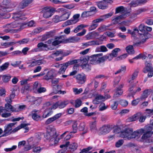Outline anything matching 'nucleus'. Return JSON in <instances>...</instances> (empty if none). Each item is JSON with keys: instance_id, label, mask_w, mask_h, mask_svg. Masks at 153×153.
Masks as SVG:
<instances>
[{"instance_id": "nucleus-1", "label": "nucleus", "mask_w": 153, "mask_h": 153, "mask_svg": "<svg viewBox=\"0 0 153 153\" xmlns=\"http://www.w3.org/2000/svg\"><path fill=\"white\" fill-rule=\"evenodd\" d=\"M131 128H127L122 131L120 134V137L126 140H130L136 137H140L144 132L145 130L143 128L137 130L133 132Z\"/></svg>"}, {"instance_id": "nucleus-2", "label": "nucleus", "mask_w": 153, "mask_h": 153, "mask_svg": "<svg viewBox=\"0 0 153 153\" xmlns=\"http://www.w3.org/2000/svg\"><path fill=\"white\" fill-rule=\"evenodd\" d=\"M7 111L16 112V105L13 107L10 104L7 103L5 105V108L0 107V114L2 117L7 118L11 116V114L9 112H7Z\"/></svg>"}, {"instance_id": "nucleus-3", "label": "nucleus", "mask_w": 153, "mask_h": 153, "mask_svg": "<svg viewBox=\"0 0 153 153\" xmlns=\"http://www.w3.org/2000/svg\"><path fill=\"white\" fill-rule=\"evenodd\" d=\"M47 139L51 138L49 140L50 145L55 146L58 143L59 139L56 135V129L52 128L51 129V131L47 133L46 134Z\"/></svg>"}, {"instance_id": "nucleus-4", "label": "nucleus", "mask_w": 153, "mask_h": 153, "mask_svg": "<svg viewBox=\"0 0 153 153\" xmlns=\"http://www.w3.org/2000/svg\"><path fill=\"white\" fill-rule=\"evenodd\" d=\"M46 63V61L42 59H40L39 57L34 58H33L29 62H27V63L28 64V68H31L36 65L45 64Z\"/></svg>"}, {"instance_id": "nucleus-5", "label": "nucleus", "mask_w": 153, "mask_h": 153, "mask_svg": "<svg viewBox=\"0 0 153 153\" xmlns=\"http://www.w3.org/2000/svg\"><path fill=\"white\" fill-rule=\"evenodd\" d=\"M102 55V53H100L90 56L89 58L90 63L93 65L100 63L102 62L101 57H100Z\"/></svg>"}, {"instance_id": "nucleus-6", "label": "nucleus", "mask_w": 153, "mask_h": 153, "mask_svg": "<svg viewBox=\"0 0 153 153\" xmlns=\"http://www.w3.org/2000/svg\"><path fill=\"white\" fill-rule=\"evenodd\" d=\"M38 48H35L32 50L33 52H37L39 51V49L42 51H47L49 50H52V49L48 47L46 44H44L42 42L39 43L37 45Z\"/></svg>"}, {"instance_id": "nucleus-7", "label": "nucleus", "mask_w": 153, "mask_h": 153, "mask_svg": "<svg viewBox=\"0 0 153 153\" xmlns=\"http://www.w3.org/2000/svg\"><path fill=\"white\" fill-rule=\"evenodd\" d=\"M110 96L109 95H105V97L101 95H98L97 96L95 99L93 100V102L95 104H99L101 101H104L106 99L110 98Z\"/></svg>"}, {"instance_id": "nucleus-8", "label": "nucleus", "mask_w": 153, "mask_h": 153, "mask_svg": "<svg viewBox=\"0 0 153 153\" xmlns=\"http://www.w3.org/2000/svg\"><path fill=\"white\" fill-rule=\"evenodd\" d=\"M15 123H10L4 127V134L2 135L3 136H5L10 134L12 132V127Z\"/></svg>"}, {"instance_id": "nucleus-9", "label": "nucleus", "mask_w": 153, "mask_h": 153, "mask_svg": "<svg viewBox=\"0 0 153 153\" xmlns=\"http://www.w3.org/2000/svg\"><path fill=\"white\" fill-rule=\"evenodd\" d=\"M75 77L77 82L80 84H83L86 80V76L83 73L78 74Z\"/></svg>"}, {"instance_id": "nucleus-10", "label": "nucleus", "mask_w": 153, "mask_h": 153, "mask_svg": "<svg viewBox=\"0 0 153 153\" xmlns=\"http://www.w3.org/2000/svg\"><path fill=\"white\" fill-rule=\"evenodd\" d=\"M146 130L145 132L142 135L141 139L143 140H145L146 139L149 137H150L153 134V132L152 131L150 128L148 127V125L146 127Z\"/></svg>"}, {"instance_id": "nucleus-11", "label": "nucleus", "mask_w": 153, "mask_h": 153, "mask_svg": "<svg viewBox=\"0 0 153 153\" xmlns=\"http://www.w3.org/2000/svg\"><path fill=\"white\" fill-rule=\"evenodd\" d=\"M101 22L102 21L100 18L92 21L91 25L89 28V30H92L96 29L98 26V23Z\"/></svg>"}, {"instance_id": "nucleus-12", "label": "nucleus", "mask_w": 153, "mask_h": 153, "mask_svg": "<svg viewBox=\"0 0 153 153\" xmlns=\"http://www.w3.org/2000/svg\"><path fill=\"white\" fill-rule=\"evenodd\" d=\"M126 17L127 15L126 14H122L118 16L113 17L112 21L114 24H117L120 22L121 20L126 18Z\"/></svg>"}, {"instance_id": "nucleus-13", "label": "nucleus", "mask_w": 153, "mask_h": 153, "mask_svg": "<svg viewBox=\"0 0 153 153\" xmlns=\"http://www.w3.org/2000/svg\"><path fill=\"white\" fill-rule=\"evenodd\" d=\"M111 130V128L109 125H104L99 129L100 133L102 134H105L109 132Z\"/></svg>"}, {"instance_id": "nucleus-14", "label": "nucleus", "mask_w": 153, "mask_h": 153, "mask_svg": "<svg viewBox=\"0 0 153 153\" xmlns=\"http://www.w3.org/2000/svg\"><path fill=\"white\" fill-rule=\"evenodd\" d=\"M81 66L83 68L89 70L91 69V66L88 64V61L85 58L80 59Z\"/></svg>"}, {"instance_id": "nucleus-15", "label": "nucleus", "mask_w": 153, "mask_h": 153, "mask_svg": "<svg viewBox=\"0 0 153 153\" xmlns=\"http://www.w3.org/2000/svg\"><path fill=\"white\" fill-rule=\"evenodd\" d=\"M55 40L53 42L52 45L54 46H56L61 43L63 42L64 36H63L56 37L55 38Z\"/></svg>"}, {"instance_id": "nucleus-16", "label": "nucleus", "mask_w": 153, "mask_h": 153, "mask_svg": "<svg viewBox=\"0 0 153 153\" xmlns=\"http://www.w3.org/2000/svg\"><path fill=\"white\" fill-rule=\"evenodd\" d=\"M53 10L52 9L47 8L43 11V17L45 18H48L51 17L53 15Z\"/></svg>"}, {"instance_id": "nucleus-17", "label": "nucleus", "mask_w": 153, "mask_h": 153, "mask_svg": "<svg viewBox=\"0 0 153 153\" xmlns=\"http://www.w3.org/2000/svg\"><path fill=\"white\" fill-rule=\"evenodd\" d=\"M30 100L31 102H33L34 104L36 106L39 105L41 103L42 100L41 97L35 98L33 97H30Z\"/></svg>"}, {"instance_id": "nucleus-18", "label": "nucleus", "mask_w": 153, "mask_h": 153, "mask_svg": "<svg viewBox=\"0 0 153 153\" xmlns=\"http://www.w3.org/2000/svg\"><path fill=\"white\" fill-rule=\"evenodd\" d=\"M138 71H135L131 75H130L128 76L129 79L127 80V82L129 83H133L132 81L134 80L137 77Z\"/></svg>"}, {"instance_id": "nucleus-19", "label": "nucleus", "mask_w": 153, "mask_h": 153, "mask_svg": "<svg viewBox=\"0 0 153 153\" xmlns=\"http://www.w3.org/2000/svg\"><path fill=\"white\" fill-rule=\"evenodd\" d=\"M21 25V24L18 21L16 20L10 24L7 25V26L8 28H12L19 27Z\"/></svg>"}, {"instance_id": "nucleus-20", "label": "nucleus", "mask_w": 153, "mask_h": 153, "mask_svg": "<svg viewBox=\"0 0 153 153\" xmlns=\"http://www.w3.org/2000/svg\"><path fill=\"white\" fill-rule=\"evenodd\" d=\"M39 111L36 109L33 110L31 112L30 115L32 117V118L34 120H38L40 117L38 114Z\"/></svg>"}, {"instance_id": "nucleus-21", "label": "nucleus", "mask_w": 153, "mask_h": 153, "mask_svg": "<svg viewBox=\"0 0 153 153\" xmlns=\"http://www.w3.org/2000/svg\"><path fill=\"white\" fill-rule=\"evenodd\" d=\"M139 44V43H137L134 44L133 45H129L127 46L126 48V52L129 54H133L134 53L133 46H138Z\"/></svg>"}, {"instance_id": "nucleus-22", "label": "nucleus", "mask_w": 153, "mask_h": 153, "mask_svg": "<svg viewBox=\"0 0 153 153\" xmlns=\"http://www.w3.org/2000/svg\"><path fill=\"white\" fill-rule=\"evenodd\" d=\"M13 18L16 21L24 19V16H22V12L21 11L16 12L14 13Z\"/></svg>"}, {"instance_id": "nucleus-23", "label": "nucleus", "mask_w": 153, "mask_h": 153, "mask_svg": "<svg viewBox=\"0 0 153 153\" xmlns=\"http://www.w3.org/2000/svg\"><path fill=\"white\" fill-rule=\"evenodd\" d=\"M32 0H23L19 4V8L23 9L32 2Z\"/></svg>"}, {"instance_id": "nucleus-24", "label": "nucleus", "mask_w": 153, "mask_h": 153, "mask_svg": "<svg viewBox=\"0 0 153 153\" xmlns=\"http://www.w3.org/2000/svg\"><path fill=\"white\" fill-rule=\"evenodd\" d=\"M145 67L144 68L143 71L145 73H146L149 71L152 70L153 68L151 63L146 62H145Z\"/></svg>"}, {"instance_id": "nucleus-25", "label": "nucleus", "mask_w": 153, "mask_h": 153, "mask_svg": "<svg viewBox=\"0 0 153 153\" xmlns=\"http://www.w3.org/2000/svg\"><path fill=\"white\" fill-rule=\"evenodd\" d=\"M95 3L99 8L100 9L102 10L105 9L108 7L106 4L105 3L103 0L101 1L96 2Z\"/></svg>"}, {"instance_id": "nucleus-26", "label": "nucleus", "mask_w": 153, "mask_h": 153, "mask_svg": "<svg viewBox=\"0 0 153 153\" xmlns=\"http://www.w3.org/2000/svg\"><path fill=\"white\" fill-rule=\"evenodd\" d=\"M11 8L7 6L2 8L0 10V15L4 16L7 13L10 11L12 10Z\"/></svg>"}, {"instance_id": "nucleus-27", "label": "nucleus", "mask_w": 153, "mask_h": 153, "mask_svg": "<svg viewBox=\"0 0 153 153\" xmlns=\"http://www.w3.org/2000/svg\"><path fill=\"white\" fill-rule=\"evenodd\" d=\"M80 40V39L79 38L72 37L64 40L63 42L65 43L74 42H77Z\"/></svg>"}, {"instance_id": "nucleus-28", "label": "nucleus", "mask_w": 153, "mask_h": 153, "mask_svg": "<svg viewBox=\"0 0 153 153\" xmlns=\"http://www.w3.org/2000/svg\"><path fill=\"white\" fill-rule=\"evenodd\" d=\"M71 53V51H67L63 53L62 51L59 50L56 51L55 52L52 54L55 55L56 56H57L60 54H62L64 56H65L68 55Z\"/></svg>"}, {"instance_id": "nucleus-29", "label": "nucleus", "mask_w": 153, "mask_h": 153, "mask_svg": "<svg viewBox=\"0 0 153 153\" xmlns=\"http://www.w3.org/2000/svg\"><path fill=\"white\" fill-rule=\"evenodd\" d=\"M140 112H138L134 114L132 116L128 118L127 120L128 122L135 121L138 119V117L140 115Z\"/></svg>"}, {"instance_id": "nucleus-30", "label": "nucleus", "mask_w": 153, "mask_h": 153, "mask_svg": "<svg viewBox=\"0 0 153 153\" xmlns=\"http://www.w3.org/2000/svg\"><path fill=\"white\" fill-rule=\"evenodd\" d=\"M90 130L93 132L97 130V122L96 121L91 122L89 124Z\"/></svg>"}, {"instance_id": "nucleus-31", "label": "nucleus", "mask_w": 153, "mask_h": 153, "mask_svg": "<svg viewBox=\"0 0 153 153\" xmlns=\"http://www.w3.org/2000/svg\"><path fill=\"white\" fill-rule=\"evenodd\" d=\"M71 13L70 12H65L62 16H60V19L62 21H65L71 15Z\"/></svg>"}, {"instance_id": "nucleus-32", "label": "nucleus", "mask_w": 153, "mask_h": 153, "mask_svg": "<svg viewBox=\"0 0 153 153\" xmlns=\"http://www.w3.org/2000/svg\"><path fill=\"white\" fill-rule=\"evenodd\" d=\"M78 123L77 121H73L72 124V131L71 132L70 134H75L76 133L78 128L77 125Z\"/></svg>"}, {"instance_id": "nucleus-33", "label": "nucleus", "mask_w": 153, "mask_h": 153, "mask_svg": "<svg viewBox=\"0 0 153 153\" xmlns=\"http://www.w3.org/2000/svg\"><path fill=\"white\" fill-rule=\"evenodd\" d=\"M77 62V60L76 59H74L69 61L63 63V64L65 65L66 68H67L68 66L74 65V64L76 63Z\"/></svg>"}, {"instance_id": "nucleus-34", "label": "nucleus", "mask_w": 153, "mask_h": 153, "mask_svg": "<svg viewBox=\"0 0 153 153\" xmlns=\"http://www.w3.org/2000/svg\"><path fill=\"white\" fill-rule=\"evenodd\" d=\"M77 22V21L76 20H70L65 22L63 24L64 26H66L71 25L75 24Z\"/></svg>"}, {"instance_id": "nucleus-35", "label": "nucleus", "mask_w": 153, "mask_h": 153, "mask_svg": "<svg viewBox=\"0 0 153 153\" xmlns=\"http://www.w3.org/2000/svg\"><path fill=\"white\" fill-rule=\"evenodd\" d=\"M58 107L60 108H64L68 103V101L67 100L64 101L62 102H58Z\"/></svg>"}, {"instance_id": "nucleus-36", "label": "nucleus", "mask_w": 153, "mask_h": 153, "mask_svg": "<svg viewBox=\"0 0 153 153\" xmlns=\"http://www.w3.org/2000/svg\"><path fill=\"white\" fill-rule=\"evenodd\" d=\"M113 13H110L106 14L104 15L101 16L100 17V18L102 22L104 21L105 19L108 18L112 16Z\"/></svg>"}, {"instance_id": "nucleus-37", "label": "nucleus", "mask_w": 153, "mask_h": 153, "mask_svg": "<svg viewBox=\"0 0 153 153\" xmlns=\"http://www.w3.org/2000/svg\"><path fill=\"white\" fill-rule=\"evenodd\" d=\"M30 87L29 85H26L22 87L20 91L21 93L24 94L27 93Z\"/></svg>"}, {"instance_id": "nucleus-38", "label": "nucleus", "mask_w": 153, "mask_h": 153, "mask_svg": "<svg viewBox=\"0 0 153 153\" xmlns=\"http://www.w3.org/2000/svg\"><path fill=\"white\" fill-rule=\"evenodd\" d=\"M113 58L111 53L106 54L101 57L102 62L107 60H110Z\"/></svg>"}, {"instance_id": "nucleus-39", "label": "nucleus", "mask_w": 153, "mask_h": 153, "mask_svg": "<svg viewBox=\"0 0 153 153\" xmlns=\"http://www.w3.org/2000/svg\"><path fill=\"white\" fill-rule=\"evenodd\" d=\"M87 25H84L81 24L78 25L74 30V32L77 33L82 30L83 28L87 27Z\"/></svg>"}, {"instance_id": "nucleus-40", "label": "nucleus", "mask_w": 153, "mask_h": 153, "mask_svg": "<svg viewBox=\"0 0 153 153\" xmlns=\"http://www.w3.org/2000/svg\"><path fill=\"white\" fill-rule=\"evenodd\" d=\"M26 108V106L25 105H16V112H19L21 110L25 109Z\"/></svg>"}, {"instance_id": "nucleus-41", "label": "nucleus", "mask_w": 153, "mask_h": 153, "mask_svg": "<svg viewBox=\"0 0 153 153\" xmlns=\"http://www.w3.org/2000/svg\"><path fill=\"white\" fill-rule=\"evenodd\" d=\"M16 44L15 42H2L1 43V45L2 46L7 48L11 46Z\"/></svg>"}, {"instance_id": "nucleus-42", "label": "nucleus", "mask_w": 153, "mask_h": 153, "mask_svg": "<svg viewBox=\"0 0 153 153\" xmlns=\"http://www.w3.org/2000/svg\"><path fill=\"white\" fill-rule=\"evenodd\" d=\"M69 145V149L70 151L73 152L75 151L77 148V144L76 143H73Z\"/></svg>"}, {"instance_id": "nucleus-43", "label": "nucleus", "mask_w": 153, "mask_h": 153, "mask_svg": "<svg viewBox=\"0 0 153 153\" xmlns=\"http://www.w3.org/2000/svg\"><path fill=\"white\" fill-rule=\"evenodd\" d=\"M120 49L118 48H116L114 49L112 51L111 55H112L113 57H116L117 55L118 52L120 51Z\"/></svg>"}, {"instance_id": "nucleus-44", "label": "nucleus", "mask_w": 153, "mask_h": 153, "mask_svg": "<svg viewBox=\"0 0 153 153\" xmlns=\"http://www.w3.org/2000/svg\"><path fill=\"white\" fill-rule=\"evenodd\" d=\"M123 90H118L117 88L116 91L114 94V97L116 98L120 97L123 94Z\"/></svg>"}, {"instance_id": "nucleus-45", "label": "nucleus", "mask_w": 153, "mask_h": 153, "mask_svg": "<svg viewBox=\"0 0 153 153\" xmlns=\"http://www.w3.org/2000/svg\"><path fill=\"white\" fill-rule=\"evenodd\" d=\"M10 0H3V4L6 6L12 8V5L10 3Z\"/></svg>"}, {"instance_id": "nucleus-46", "label": "nucleus", "mask_w": 153, "mask_h": 153, "mask_svg": "<svg viewBox=\"0 0 153 153\" xmlns=\"http://www.w3.org/2000/svg\"><path fill=\"white\" fill-rule=\"evenodd\" d=\"M33 152L32 153H39L42 150V149L39 146L35 147L33 146Z\"/></svg>"}, {"instance_id": "nucleus-47", "label": "nucleus", "mask_w": 153, "mask_h": 153, "mask_svg": "<svg viewBox=\"0 0 153 153\" xmlns=\"http://www.w3.org/2000/svg\"><path fill=\"white\" fill-rule=\"evenodd\" d=\"M9 65L8 62H6L0 66V72H2L7 69Z\"/></svg>"}, {"instance_id": "nucleus-48", "label": "nucleus", "mask_w": 153, "mask_h": 153, "mask_svg": "<svg viewBox=\"0 0 153 153\" xmlns=\"http://www.w3.org/2000/svg\"><path fill=\"white\" fill-rule=\"evenodd\" d=\"M53 77L52 72L51 71H48L46 76H44V78L46 80H48L51 79Z\"/></svg>"}, {"instance_id": "nucleus-49", "label": "nucleus", "mask_w": 153, "mask_h": 153, "mask_svg": "<svg viewBox=\"0 0 153 153\" xmlns=\"http://www.w3.org/2000/svg\"><path fill=\"white\" fill-rule=\"evenodd\" d=\"M144 114L148 116H150L153 114V109H146Z\"/></svg>"}, {"instance_id": "nucleus-50", "label": "nucleus", "mask_w": 153, "mask_h": 153, "mask_svg": "<svg viewBox=\"0 0 153 153\" xmlns=\"http://www.w3.org/2000/svg\"><path fill=\"white\" fill-rule=\"evenodd\" d=\"M125 10L124 7L122 6H120L116 8L115 14L123 12Z\"/></svg>"}, {"instance_id": "nucleus-51", "label": "nucleus", "mask_w": 153, "mask_h": 153, "mask_svg": "<svg viewBox=\"0 0 153 153\" xmlns=\"http://www.w3.org/2000/svg\"><path fill=\"white\" fill-rule=\"evenodd\" d=\"M61 65L62 66L59 69L58 73L59 74H62L65 73L67 68L63 64H61Z\"/></svg>"}, {"instance_id": "nucleus-52", "label": "nucleus", "mask_w": 153, "mask_h": 153, "mask_svg": "<svg viewBox=\"0 0 153 153\" xmlns=\"http://www.w3.org/2000/svg\"><path fill=\"white\" fill-rule=\"evenodd\" d=\"M28 125H30V124L29 123H22L20 125L21 128H24L25 130V132H27L28 131L29 128L28 127Z\"/></svg>"}, {"instance_id": "nucleus-53", "label": "nucleus", "mask_w": 153, "mask_h": 153, "mask_svg": "<svg viewBox=\"0 0 153 153\" xmlns=\"http://www.w3.org/2000/svg\"><path fill=\"white\" fill-rule=\"evenodd\" d=\"M11 76L9 75H4L2 76V80L4 82H7L10 79Z\"/></svg>"}, {"instance_id": "nucleus-54", "label": "nucleus", "mask_w": 153, "mask_h": 153, "mask_svg": "<svg viewBox=\"0 0 153 153\" xmlns=\"http://www.w3.org/2000/svg\"><path fill=\"white\" fill-rule=\"evenodd\" d=\"M146 117L145 116L142 115L141 113L140 112V115L138 117L139 121L140 123L143 122L145 120Z\"/></svg>"}, {"instance_id": "nucleus-55", "label": "nucleus", "mask_w": 153, "mask_h": 153, "mask_svg": "<svg viewBox=\"0 0 153 153\" xmlns=\"http://www.w3.org/2000/svg\"><path fill=\"white\" fill-rule=\"evenodd\" d=\"M129 5L131 7H135L140 4L137 0H135L131 1L129 4Z\"/></svg>"}, {"instance_id": "nucleus-56", "label": "nucleus", "mask_w": 153, "mask_h": 153, "mask_svg": "<svg viewBox=\"0 0 153 153\" xmlns=\"http://www.w3.org/2000/svg\"><path fill=\"white\" fill-rule=\"evenodd\" d=\"M42 30L41 27H38L34 29L32 31V33L34 34H37L41 32Z\"/></svg>"}, {"instance_id": "nucleus-57", "label": "nucleus", "mask_w": 153, "mask_h": 153, "mask_svg": "<svg viewBox=\"0 0 153 153\" xmlns=\"http://www.w3.org/2000/svg\"><path fill=\"white\" fill-rule=\"evenodd\" d=\"M123 143L124 140H120L116 142L115 146L117 148L123 145Z\"/></svg>"}, {"instance_id": "nucleus-58", "label": "nucleus", "mask_w": 153, "mask_h": 153, "mask_svg": "<svg viewBox=\"0 0 153 153\" xmlns=\"http://www.w3.org/2000/svg\"><path fill=\"white\" fill-rule=\"evenodd\" d=\"M99 108L100 110L102 111L106 109L107 108V106L104 103H102L100 105Z\"/></svg>"}, {"instance_id": "nucleus-59", "label": "nucleus", "mask_w": 153, "mask_h": 153, "mask_svg": "<svg viewBox=\"0 0 153 153\" xmlns=\"http://www.w3.org/2000/svg\"><path fill=\"white\" fill-rule=\"evenodd\" d=\"M148 89H147L144 90L143 91V94L141 96V98L142 99H145L146 98L148 95Z\"/></svg>"}, {"instance_id": "nucleus-60", "label": "nucleus", "mask_w": 153, "mask_h": 153, "mask_svg": "<svg viewBox=\"0 0 153 153\" xmlns=\"http://www.w3.org/2000/svg\"><path fill=\"white\" fill-rule=\"evenodd\" d=\"M85 123L84 122L81 123L79 126V130L80 131H83L85 129Z\"/></svg>"}, {"instance_id": "nucleus-61", "label": "nucleus", "mask_w": 153, "mask_h": 153, "mask_svg": "<svg viewBox=\"0 0 153 153\" xmlns=\"http://www.w3.org/2000/svg\"><path fill=\"white\" fill-rule=\"evenodd\" d=\"M107 27L105 25L100 26L97 29V30L100 32H103L107 29Z\"/></svg>"}, {"instance_id": "nucleus-62", "label": "nucleus", "mask_w": 153, "mask_h": 153, "mask_svg": "<svg viewBox=\"0 0 153 153\" xmlns=\"http://www.w3.org/2000/svg\"><path fill=\"white\" fill-rule=\"evenodd\" d=\"M60 19V16H59L58 15H56L53 18V20L54 22L57 23L59 22L62 21Z\"/></svg>"}, {"instance_id": "nucleus-63", "label": "nucleus", "mask_w": 153, "mask_h": 153, "mask_svg": "<svg viewBox=\"0 0 153 153\" xmlns=\"http://www.w3.org/2000/svg\"><path fill=\"white\" fill-rule=\"evenodd\" d=\"M73 91L75 94H77L81 93L82 91V89L81 88L78 89L77 88H73Z\"/></svg>"}, {"instance_id": "nucleus-64", "label": "nucleus", "mask_w": 153, "mask_h": 153, "mask_svg": "<svg viewBox=\"0 0 153 153\" xmlns=\"http://www.w3.org/2000/svg\"><path fill=\"white\" fill-rule=\"evenodd\" d=\"M145 27L144 24H141L138 27L139 30L142 32H144L145 31Z\"/></svg>"}]
</instances>
